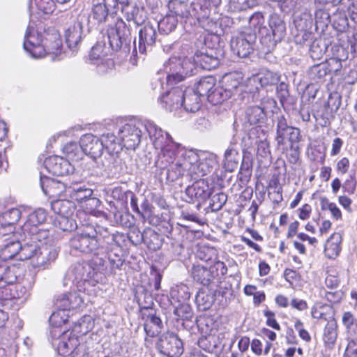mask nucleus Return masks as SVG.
Returning a JSON list of instances; mask_svg holds the SVG:
<instances>
[{
	"label": "nucleus",
	"mask_w": 357,
	"mask_h": 357,
	"mask_svg": "<svg viewBox=\"0 0 357 357\" xmlns=\"http://www.w3.org/2000/svg\"><path fill=\"white\" fill-rule=\"evenodd\" d=\"M148 134L155 149L159 150L155 166L160 169L168 168L169 176L178 178L187 175L192 179H197L211 173L218 166L214 154L185 150L169 133L155 124L148 125Z\"/></svg>",
	"instance_id": "obj_1"
},
{
	"label": "nucleus",
	"mask_w": 357,
	"mask_h": 357,
	"mask_svg": "<svg viewBox=\"0 0 357 357\" xmlns=\"http://www.w3.org/2000/svg\"><path fill=\"white\" fill-rule=\"evenodd\" d=\"M97 230L88 225L81 231L75 234L70 241L73 250L82 253H92L94 255L103 254L105 251L97 238Z\"/></svg>",
	"instance_id": "obj_2"
},
{
	"label": "nucleus",
	"mask_w": 357,
	"mask_h": 357,
	"mask_svg": "<svg viewBox=\"0 0 357 357\" xmlns=\"http://www.w3.org/2000/svg\"><path fill=\"white\" fill-rule=\"evenodd\" d=\"M155 124L153 122L148 121L145 124L138 123H126L119 128L118 136L121 144L127 149H135L141 142V137L143 130L148 132V125Z\"/></svg>",
	"instance_id": "obj_3"
},
{
	"label": "nucleus",
	"mask_w": 357,
	"mask_h": 357,
	"mask_svg": "<svg viewBox=\"0 0 357 357\" xmlns=\"http://www.w3.org/2000/svg\"><path fill=\"white\" fill-rule=\"evenodd\" d=\"M107 38L113 50H121L125 54L130 52L132 37L129 29L123 22L108 29Z\"/></svg>",
	"instance_id": "obj_4"
},
{
	"label": "nucleus",
	"mask_w": 357,
	"mask_h": 357,
	"mask_svg": "<svg viewBox=\"0 0 357 357\" xmlns=\"http://www.w3.org/2000/svg\"><path fill=\"white\" fill-rule=\"evenodd\" d=\"M285 31L284 22L277 15L271 16L269 20V29H267L260 39L266 52H270L282 40L285 36Z\"/></svg>",
	"instance_id": "obj_5"
},
{
	"label": "nucleus",
	"mask_w": 357,
	"mask_h": 357,
	"mask_svg": "<svg viewBox=\"0 0 357 357\" xmlns=\"http://www.w3.org/2000/svg\"><path fill=\"white\" fill-rule=\"evenodd\" d=\"M96 271L88 262L77 263L72 266L64 278V285L69 282L76 284L77 287L82 283L89 281L93 278Z\"/></svg>",
	"instance_id": "obj_6"
},
{
	"label": "nucleus",
	"mask_w": 357,
	"mask_h": 357,
	"mask_svg": "<svg viewBox=\"0 0 357 357\" xmlns=\"http://www.w3.org/2000/svg\"><path fill=\"white\" fill-rule=\"evenodd\" d=\"M221 3V0H199V2L195 5L193 14L198 20L202 27L211 33L216 32L215 29L216 23L213 21H208V19L211 15L212 8H216Z\"/></svg>",
	"instance_id": "obj_7"
},
{
	"label": "nucleus",
	"mask_w": 357,
	"mask_h": 357,
	"mask_svg": "<svg viewBox=\"0 0 357 357\" xmlns=\"http://www.w3.org/2000/svg\"><path fill=\"white\" fill-rule=\"evenodd\" d=\"M22 243L13 231L6 233L0 229V259L7 261L20 255Z\"/></svg>",
	"instance_id": "obj_8"
},
{
	"label": "nucleus",
	"mask_w": 357,
	"mask_h": 357,
	"mask_svg": "<svg viewBox=\"0 0 357 357\" xmlns=\"http://www.w3.org/2000/svg\"><path fill=\"white\" fill-rule=\"evenodd\" d=\"M44 31L40 32L29 26L25 33L24 50L33 58H42L45 56V49L42 46Z\"/></svg>",
	"instance_id": "obj_9"
},
{
	"label": "nucleus",
	"mask_w": 357,
	"mask_h": 357,
	"mask_svg": "<svg viewBox=\"0 0 357 357\" xmlns=\"http://www.w3.org/2000/svg\"><path fill=\"white\" fill-rule=\"evenodd\" d=\"M294 24L296 29L294 40L296 43L303 44L310 40L312 32V18L307 11L296 14L294 18Z\"/></svg>",
	"instance_id": "obj_10"
},
{
	"label": "nucleus",
	"mask_w": 357,
	"mask_h": 357,
	"mask_svg": "<svg viewBox=\"0 0 357 357\" xmlns=\"http://www.w3.org/2000/svg\"><path fill=\"white\" fill-rule=\"evenodd\" d=\"M158 347L161 352L169 357H178L183 354V343L178 337L172 333L160 336Z\"/></svg>",
	"instance_id": "obj_11"
},
{
	"label": "nucleus",
	"mask_w": 357,
	"mask_h": 357,
	"mask_svg": "<svg viewBox=\"0 0 357 357\" xmlns=\"http://www.w3.org/2000/svg\"><path fill=\"white\" fill-rule=\"evenodd\" d=\"M255 40V34L240 33L238 36L232 37L230 42L231 49L239 57L245 58L252 52Z\"/></svg>",
	"instance_id": "obj_12"
},
{
	"label": "nucleus",
	"mask_w": 357,
	"mask_h": 357,
	"mask_svg": "<svg viewBox=\"0 0 357 357\" xmlns=\"http://www.w3.org/2000/svg\"><path fill=\"white\" fill-rule=\"evenodd\" d=\"M45 169L55 176H65L73 172L74 168L70 162L60 156L52 155L44 161Z\"/></svg>",
	"instance_id": "obj_13"
},
{
	"label": "nucleus",
	"mask_w": 357,
	"mask_h": 357,
	"mask_svg": "<svg viewBox=\"0 0 357 357\" xmlns=\"http://www.w3.org/2000/svg\"><path fill=\"white\" fill-rule=\"evenodd\" d=\"M42 46L45 49L46 54H52V59L57 56L61 51V39L59 33L54 28L44 30Z\"/></svg>",
	"instance_id": "obj_14"
},
{
	"label": "nucleus",
	"mask_w": 357,
	"mask_h": 357,
	"mask_svg": "<svg viewBox=\"0 0 357 357\" xmlns=\"http://www.w3.org/2000/svg\"><path fill=\"white\" fill-rule=\"evenodd\" d=\"M40 184L44 194L50 197H56L63 193L68 195L69 185L66 183L41 175Z\"/></svg>",
	"instance_id": "obj_15"
},
{
	"label": "nucleus",
	"mask_w": 357,
	"mask_h": 357,
	"mask_svg": "<svg viewBox=\"0 0 357 357\" xmlns=\"http://www.w3.org/2000/svg\"><path fill=\"white\" fill-rule=\"evenodd\" d=\"M156 31L151 25H145L139 31L138 45L137 47L136 40L133 41L134 48L132 53L137 54V50L139 53L145 54L147 48L151 47L155 42Z\"/></svg>",
	"instance_id": "obj_16"
},
{
	"label": "nucleus",
	"mask_w": 357,
	"mask_h": 357,
	"mask_svg": "<svg viewBox=\"0 0 357 357\" xmlns=\"http://www.w3.org/2000/svg\"><path fill=\"white\" fill-rule=\"evenodd\" d=\"M81 143L84 154L89 155L94 159L102 155L104 149L101 137L99 138L91 133L86 134L81 137Z\"/></svg>",
	"instance_id": "obj_17"
},
{
	"label": "nucleus",
	"mask_w": 357,
	"mask_h": 357,
	"mask_svg": "<svg viewBox=\"0 0 357 357\" xmlns=\"http://www.w3.org/2000/svg\"><path fill=\"white\" fill-rule=\"evenodd\" d=\"M185 193L192 200L204 202L210 197L211 188L206 179H199L186 188Z\"/></svg>",
	"instance_id": "obj_18"
},
{
	"label": "nucleus",
	"mask_w": 357,
	"mask_h": 357,
	"mask_svg": "<svg viewBox=\"0 0 357 357\" xmlns=\"http://www.w3.org/2000/svg\"><path fill=\"white\" fill-rule=\"evenodd\" d=\"M183 91L181 88H172L160 98V102L162 107L172 112L183 106Z\"/></svg>",
	"instance_id": "obj_19"
},
{
	"label": "nucleus",
	"mask_w": 357,
	"mask_h": 357,
	"mask_svg": "<svg viewBox=\"0 0 357 357\" xmlns=\"http://www.w3.org/2000/svg\"><path fill=\"white\" fill-rule=\"evenodd\" d=\"M46 219L47 212L43 208H38L29 214L26 221L22 227L24 234H26V232H35L36 228L44 223Z\"/></svg>",
	"instance_id": "obj_20"
},
{
	"label": "nucleus",
	"mask_w": 357,
	"mask_h": 357,
	"mask_svg": "<svg viewBox=\"0 0 357 357\" xmlns=\"http://www.w3.org/2000/svg\"><path fill=\"white\" fill-rule=\"evenodd\" d=\"M196 63L190 62L189 59H185L182 61L178 72L172 73L167 76V83L168 85H173L177 82H181L186 76L193 74L195 69Z\"/></svg>",
	"instance_id": "obj_21"
},
{
	"label": "nucleus",
	"mask_w": 357,
	"mask_h": 357,
	"mask_svg": "<svg viewBox=\"0 0 357 357\" xmlns=\"http://www.w3.org/2000/svg\"><path fill=\"white\" fill-rule=\"evenodd\" d=\"M82 23L78 20L73 25H70L66 31V42L68 47L73 51H75L81 41L82 34Z\"/></svg>",
	"instance_id": "obj_22"
},
{
	"label": "nucleus",
	"mask_w": 357,
	"mask_h": 357,
	"mask_svg": "<svg viewBox=\"0 0 357 357\" xmlns=\"http://www.w3.org/2000/svg\"><path fill=\"white\" fill-rule=\"evenodd\" d=\"M101 140L103 149H105L110 155L121 160L122 144L119 138L117 139L114 134L107 133L101 136Z\"/></svg>",
	"instance_id": "obj_23"
},
{
	"label": "nucleus",
	"mask_w": 357,
	"mask_h": 357,
	"mask_svg": "<svg viewBox=\"0 0 357 357\" xmlns=\"http://www.w3.org/2000/svg\"><path fill=\"white\" fill-rule=\"evenodd\" d=\"M57 256L58 251L56 248L43 245L33 262L35 266L45 267L47 264L54 261Z\"/></svg>",
	"instance_id": "obj_24"
},
{
	"label": "nucleus",
	"mask_w": 357,
	"mask_h": 357,
	"mask_svg": "<svg viewBox=\"0 0 357 357\" xmlns=\"http://www.w3.org/2000/svg\"><path fill=\"white\" fill-rule=\"evenodd\" d=\"M78 344V339L75 335H73L72 333H65L58 344V352L63 356L74 354Z\"/></svg>",
	"instance_id": "obj_25"
},
{
	"label": "nucleus",
	"mask_w": 357,
	"mask_h": 357,
	"mask_svg": "<svg viewBox=\"0 0 357 357\" xmlns=\"http://www.w3.org/2000/svg\"><path fill=\"white\" fill-rule=\"evenodd\" d=\"M191 274L195 281L204 286L208 285L215 278L214 270L200 264L193 266Z\"/></svg>",
	"instance_id": "obj_26"
},
{
	"label": "nucleus",
	"mask_w": 357,
	"mask_h": 357,
	"mask_svg": "<svg viewBox=\"0 0 357 357\" xmlns=\"http://www.w3.org/2000/svg\"><path fill=\"white\" fill-rule=\"evenodd\" d=\"M342 236L340 233L333 234L326 241L324 254L328 259H335L341 250Z\"/></svg>",
	"instance_id": "obj_27"
},
{
	"label": "nucleus",
	"mask_w": 357,
	"mask_h": 357,
	"mask_svg": "<svg viewBox=\"0 0 357 357\" xmlns=\"http://www.w3.org/2000/svg\"><path fill=\"white\" fill-rule=\"evenodd\" d=\"M193 60L197 66L208 70L219 65L217 57L209 54L207 52L197 51L194 54Z\"/></svg>",
	"instance_id": "obj_28"
},
{
	"label": "nucleus",
	"mask_w": 357,
	"mask_h": 357,
	"mask_svg": "<svg viewBox=\"0 0 357 357\" xmlns=\"http://www.w3.org/2000/svg\"><path fill=\"white\" fill-rule=\"evenodd\" d=\"M171 297L173 300L178 303V305L176 307L174 312L178 316L180 315L179 306L188 309L189 307L185 305V302L190 298V296L188 291V287L185 285H180L175 288H172L171 290Z\"/></svg>",
	"instance_id": "obj_29"
},
{
	"label": "nucleus",
	"mask_w": 357,
	"mask_h": 357,
	"mask_svg": "<svg viewBox=\"0 0 357 357\" xmlns=\"http://www.w3.org/2000/svg\"><path fill=\"white\" fill-rule=\"evenodd\" d=\"M68 195L79 203L86 202L93 195V190L84 186L74 184L68 188Z\"/></svg>",
	"instance_id": "obj_30"
},
{
	"label": "nucleus",
	"mask_w": 357,
	"mask_h": 357,
	"mask_svg": "<svg viewBox=\"0 0 357 357\" xmlns=\"http://www.w3.org/2000/svg\"><path fill=\"white\" fill-rule=\"evenodd\" d=\"M21 215L22 211L20 208H12L8 209L0 216V229L4 231L6 226H8L11 229L13 225L19 221Z\"/></svg>",
	"instance_id": "obj_31"
},
{
	"label": "nucleus",
	"mask_w": 357,
	"mask_h": 357,
	"mask_svg": "<svg viewBox=\"0 0 357 357\" xmlns=\"http://www.w3.org/2000/svg\"><path fill=\"white\" fill-rule=\"evenodd\" d=\"M51 208L59 216L72 215L75 204L68 199H56L51 202Z\"/></svg>",
	"instance_id": "obj_32"
},
{
	"label": "nucleus",
	"mask_w": 357,
	"mask_h": 357,
	"mask_svg": "<svg viewBox=\"0 0 357 357\" xmlns=\"http://www.w3.org/2000/svg\"><path fill=\"white\" fill-rule=\"evenodd\" d=\"M162 327V321L158 317L153 313L148 314L144 325V331L148 336L153 337L158 335L160 333Z\"/></svg>",
	"instance_id": "obj_33"
},
{
	"label": "nucleus",
	"mask_w": 357,
	"mask_h": 357,
	"mask_svg": "<svg viewBox=\"0 0 357 357\" xmlns=\"http://www.w3.org/2000/svg\"><path fill=\"white\" fill-rule=\"evenodd\" d=\"M199 95L195 91L183 93V106L187 112H195L201 107Z\"/></svg>",
	"instance_id": "obj_34"
},
{
	"label": "nucleus",
	"mask_w": 357,
	"mask_h": 357,
	"mask_svg": "<svg viewBox=\"0 0 357 357\" xmlns=\"http://www.w3.org/2000/svg\"><path fill=\"white\" fill-rule=\"evenodd\" d=\"M243 82V75L241 73H231L226 74L222 79V85L231 94L234 90L241 86Z\"/></svg>",
	"instance_id": "obj_35"
},
{
	"label": "nucleus",
	"mask_w": 357,
	"mask_h": 357,
	"mask_svg": "<svg viewBox=\"0 0 357 357\" xmlns=\"http://www.w3.org/2000/svg\"><path fill=\"white\" fill-rule=\"evenodd\" d=\"M266 114L259 106L248 107L245 111V119L250 125L260 123L264 121Z\"/></svg>",
	"instance_id": "obj_36"
},
{
	"label": "nucleus",
	"mask_w": 357,
	"mask_h": 357,
	"mask_svg": "<svg viewBox=\"0 0 357 357\" xmlns=\"http://www.w3.org/2000/svg\"><path fill=\"white\" fill-rule=\"evenodd\" d=\"M40 245L38 243H33L30 238L29 241L22 245L20 252V259L22 260L32 259L33 261L36 258Z\"/></svg>",
	"instance_id": "obj_37"
},
{
	"label": "nucleus",
	"mask_w": 357,
	"mask_h": 357,
	"mask_svg": "<svg viewBox=\"0 0 357 357\" xmlns=\"http://www.w3.org/2000/svg\"><path fill=\"white\" fill-rule=\"evenodd\" d=\"M215 84V79L208 76L202 78L196 85L195 92L200 96H207L211 93Z\"/></svg>",
	"instance_id": "obj_38"
},
{
	"label": "nucleus",
	"mask_w": 357,
	"mask_h": 357,
	"mask_svg": "<svg viewBox=\"0 0 357 357\" xmlns=\"http://www.w3.org/2000/svg\"><path fill=\"white\" fill-rule=\"evenodd\" d=\"M63 153L70 160H78L82 159L84 153L81 142L79 144L76 142H69L63 147Z\"/></svg>",
	"instance_id": "obj_39"
},
{
	"label": "nucleus",
	"mask_w": 357,
	"mask_h": 357,
	"mask_svg": "<svg viewBox=\"0 0 357 357\" xmlns=\"http://www.w3.org/2000/svg\"><path fill=\"white\" fill-rule=\"evenodd\" d=\"M264 23L265 19L261 13H254L249 19L250 27L253 30L252 34L256 36V33L258 32L261 37L267 31V28L264 26Z\"/></svg>",
	"instance_id": "obj_40"
},
{
	"label": "nucleus",
	"mask_w": 357,
	"mask_h": 357,
	"mask_svg": "<svg viewBox=\"0 0 357 357\" xmlns=\"http://www.w3.org/2000/svg\"><path fill=\"white\" fill-rule=\"evenodd\" d=\"M231 96V94L222 85L213 88L211 93L208 95V100L213 105H218L230 98Z\"/></svg>",
	"instance_id": "obj_41"
},
{
	"label": "nucleus",
	"mask_w": 357,
	"mask_h": 357,
	"mask_svg": "<svg viewBox=\"0 0 357 357\" xmlns=\"http://www.w3.org/2000/svg\"><path fill=\"white\" fill-rule=\"evenodd\" d=\"M337 324L335 321L332 319L328 321L324 328V341L328 347H332L337 339Z\"/></svg>",
	"instance_id": "obj_42"
},
{
	"label": "nucleus",
	"mask_w": 357,
	"mask_h": 357,
	"mask_svg": "<svg viewBox=\"0 0 357 357\" xmlns=\"http://www.w3.org/2000/svg\"><path fill=\"white\" fill-rule=\"evenodd\" d=\"M178 23V20L174 15H167L158 22V29L160 33L168 34L173 31Z\"/></svg>",
	"instance_id": "obj_43"
},
{
	"label": "nucleus",
	"mask_w": 357,
	"mask_h": 357,
	"mask_svg": "<svg viewBox=\"0 0 357 357\" xmlns=\"http://www.w3.org/2000/svg\"><path fill=\"white\" fill-rule=\"evenodd\" d=\"M54 225L63 231H71L77 228V225L71 215L56 217L54 220Z\"/></svg>",
	"instance_id": "obj_44"
},
{
	"label": "nucleus",
	"mask_w": 357,
	"mask_h": 357,
	"mask_svg": "<svg viewBox=\"0 0 357 357\" xmlns=\"http://www.w3.org/2000/svg\"><path fill=\"white\" fill-rule=\"evenodd\" d=\"M142 238L144 243L151 250H156L161 246V240L158 233L153 230H148L142 234Z\"/></svg>",
	"instance_id": "obj_45"
},
{
	"label": "nucleus",
	"mask_w": 357,
	"mask_h": 357,
	"mask_svg": "<svg viewBox=\"0 0 357 357\" xmlns=\"http://www.w3.org/2000/svg\"><path fill=\"white\" fill-rule=\"evenodd\" d=\"M291 128V126L287 125V120L284 116H280L278 119L275 140L279 146L284 144L285 137L287 136V133Z\"/></svg>",
	"instance_id": "obj_46"
},
{
	"label": "nucleus",
	"mask_w": 357,
	"mask_h": 357,
	"mask_svg": "<svg viewBox=\"0 0 357 357\" xmlns=\"http://www.w3.org/2000/svg\"><path fill=\"white\" fill-rule=\"evenodd\" d=\"M109 13H110L108 10V8H107L101 2H97L93 4L91 10V15L98 23L105 22Z\"/></svg>",
	"instance_id": "obj_47"
},
{
	"label": "nucleus",
	"mask_w": 357,
	"mask_h": 357,
	"mask_svg": "<svg viewBox=\"0 0 357 357\" xmlns=\"http://www.w3.org/2000/svg\"><path fill=\"white\" fill-rule=\"evenodd\" d=\"M35 232H26L25 235L30 236L33 243H38L40 246L47 245L46 242L50 237V231L48 229H40L37 227Z\"/></svg>",
	"instance_id": "obj_48"
},
{
	"label": "nucleus",
	"mask_w": 357,
	"mask_h": 357,
	"mask_svg": "<svg viewBox=\"0 0 357 357\" xmlns=\"http://www.w3.org/2000/svg\"><path fill=\"white\" fill-rule=\"evenodd\" d=\"M227 2L234 11L246 10L257 4V0H227Z\"/></svg>",
	"instance_id": "obj_49"
},
{
	"label": "nucleus",
	"mask_w": 357,
	"mask_h": 357,
	"mask_svg": "<svg viewBox=\"0 0 357 357\" xmlns=\"http://www.w3.org/2000/svg\"><path fill=\"white\" fill-rule=\"evenodd\" d=\"M105 56V53L104 52V47L102 44H96L94 45L89 54V59L91 60L94 63L96 62H100L101 65L98 63V67L100 69L102 66V61L104 59V57Z\"/></svg>",
	"instance_id": "obj_50"
},
{
	"label": "nucleus",
	"mask_w": 357,
	"mask_h": 357,
	"mask_svg": "<svg viewBox=\"0 0 357 357\" xmlns=\"http://www.w3.org/2000/svg\"><path fill=\"white\" fill-rule=\"evenodd\" d=\"M169 7L172 13V15H174L176 17L177 16L187 17L189 15H191L188 9L187 4L181 1L172 3Z\"/></svg>",
	"instance_id": "obj_51"
},
{
	"label": "nucleus",
	"mask_w": 357,
	"mask_h": 357,
	"mask_svg": "<svg viewBox=\"0 0 357 357\" xmlns=\"http://www.w3.org/2000/svg\"><path fill=\"white\" fill-rule=\"evenodd\" d=\"M330 71L331 69L327 63H321L319 64L314 65L311 68L310 75L313 79H321Z\"/></svg>",
	"instance_id": "obj_52"
},
{
	"label": "nucleus",
	"mask_w": 357,
	"mask_h": 357,
	"mask_svg": "<svg viewBox=\"0 0 357 357\" xmlns=\"http://www.w3.org/2000/svg\"><path fill=\"white\" fill-rule=\"evenodd\" d=\"M227 196L224 192H219L214 195L211 199L210 207L212 211H220L225 204Z\"/></svg>",
	"instance_id": "obj_53"
},
{
	"label": "nucleus",
	"mask_w": 357,
	"mask_h": 357,
	"mask_svg": "<svg viewBox=\"0 0 357 357\" xmlns=\"http://www.w3.org/2000/svg\"><path fill=\"white\" fill-rule=\"evenodd\" d=\"M196 302L200 307H202V310H205L211 306L213 298L204 291H199L196 296Z\"/></svg>",
	"instance_id": "obj_54"
},
{
	"label": "nucleus",
	"mask_w": 357,
	"mask_h": 357,
	"mask_svg": "<svg viewBox=\"0 0 357 357\" xmlns=\"http://www.w3.org/2000/svg\"><path fill=\"white\" fill-rule=\"evenodd\" d=\"M280 79V76L273 72L270 70H266L264 73L261 74L259 81L262 86L264 85H273L276 83Z\"/></svg>",
	"instance_id": "obj_55"
},
{
	"label": "nucleus",
	"mask_w": 357,
	"mask_h": 357,
	"mask_svg": "<svg viewBox=\"0 0 357 357\" xmlns=\"http://www.w3.org/2000/svg\"><path fill=\"white\" fill-rule=\"evenodd\" d=\"M34 2L38 9L45 14L52 13L54 10L53 0H34Z\"/></svg>",
	"instance_id": "obj_56"
},
{
	"label": "nucleus",
	"mask_w": 357,
	"mask_h": 357,
	"mask_svg": "<svg viewBox=\"0 0 357 357\" xmlns=\"http://www.w3.org/2000/svg\"><path fill=\"white\" fill-rule=\"evenodd\" d=\"M100 205V201L96 197H93L92 196L88 199L86 202V208L89 210L90 213H93L94 215L99 217H105V214L100 211H94Z\"/></svg>",
	"instance_id": "obj_57"
},
{
	"label": "nucleus",
	"mask_w": 357,
	"mask_h": 357,
	"mask_svg": "<svg viewBox=\"0 0 357 357\" xmlns=\"http://www.w3.org/2000/svg\"><path fill=\"white\" fill-rule=\"evenodd\" d=\"M16 270L15 267L6 266V271H5L6 273L3 274V283L4 284H13L17 281V276L16 274Z\"/></svg>",
	"instance_id": "obj_58"
},
{
	"label": "nucleus",
	"mask_w": 357,
	"mask_h": 357,
	"mask_svg": "<svg viewBox=\"0 0 357 357\" xmlns=\"http://www.w3.org/2000/svg\"><path fill=\"white\" fill-rule=\"evenodd\" d=\"M64 311L59 310L57 312H54L52 314L50 317V322L55 326H60L67 321V319L63 317Z\"/></svg>",
	"instance_id": "obj_59"
},
{
	"label": "nucleus",
	"mask_w": 357,
	"mask_h": 357,
	"mask_svg": "<svg viewBox=\"0 0 357 357\" xmlns=\"http://www.w3.org/2000/svg\"><path fill=\"white\" fill-rule=\"evenodd\" d=\"M264 316L266 317V325L275 330L280 331V326L275 319V313L271 310H265L264 312Z\"/></svg>",
	"instance_id": "obj_60"
},
{
	"label": "nucleus",
	"mask_w": 357,
	"mask_h": 357,
	"mask_svg": "<svg viewBox=\"0 0 357 357\" xmlns=\"http://www.w3.org/2000/svg\"><path fill=\"white\" fill-rule=\"evenodd\" d=\"M83 301L79 294L77 292L69 293V304L70 310H74L79 307L82 304Z\"/></svg>",
	"instance_id": "obj_61"
},
{
	"label": "nucleus",
	"mask_w": 357,
	"mask_h": 357,
	"mask_svg": "<svg viewBox=\"0 0 357 357\" xmlns=\"http://www.w3.org/2000/svg\"><path fill=\"white\" fill-rule=\"evenodd\" d=\"M56 305L62 311L70 310L69 294H65L59 296L56 301Z\"/></svg>",
	"instance_id": "obj_62"
},
{
	"label": "nucleus",
	"mask_w": 357,
	"mask_h": 357,
	"mask_svg": "<svg viewBox=\"0 0 357 357\" xmlns=\"http://www.w3.org/2000/svg\"><path fill=\"white\" fill-rule=\"evenodd\" d=\"M344 357H357V340H351L349 342Z\"/></svg>",
	"instance_id": "obj_63"
},
{
	"label": "nucleus",
	"mask_w": 357,
	"mask_h": 357,
	"mask_svg": "<svg viewBox=\"0 0 357 357\" xmlns=\"http://www.w3.org/2000/svg\"><path fill=\"white\" fill-rule=\"evenodd\" d=\"M356 319L351 312H346L342 316V323L349 330L356 324Z\"/></svg>",
	"instance_id": "obj_64"
}]
</instances>
